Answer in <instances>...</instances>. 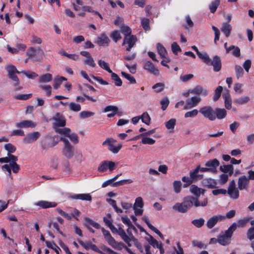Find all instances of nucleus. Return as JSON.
I'll list each match as a JSON object with an SVG mask.
<instances>
[{"mask_svg": "<svg viewBox=\"0 0 254 254\" xmlns=\"http://www.w3.org/2000/svg\"><path fill=\"white\" fill-rule=\"evenodd\" d=\"M208 204V198H204L200 202L199 199L195 198L193 196L189 195L184 198L182 203H176L173 206L174 210L181 213L187 212L193 206L195 207H205Z\"/></svg>", "mask_w": 254, "mask_h": 254, "instance_id": "nucleus-1", "label": "nucleus"}, {"mask_svg": "<svg viewBox=\"0 0 254 254\" xmlns=\"http://www.w3.org/2000/svg\"><path fill=\"white\" fill-rule=\"evenodd\" d=\"M237 229V224L233 223L228 229L225 231V233L223 235H220L217 238V242L221 245L226 246L231 243V238L232 236L233 232Z\"/></svg>", "mask_w": 254, "mask_h": 254, "instance_id": "nucleus-2", "label": "nucleus"}, {"mask_svg": "<svg viewBox=\"0 0 254 254\" xmlns=\"http://www.w3.org/2000/svg\"><path fill=\"white\" fill-rule=\"evenodd\" d=\"M6 71L8 72V77L11 79L12 81L15 82L13 85L15 88V90H19L22 87L19 85V80L17 76L15 75V73H21V71H18L16 67L13 65H8L5 68Z\"/></svg>", "mask_w": 254, "mask_h": 254, "instance_id": "nucleus-3", "label": "nucleus"}, {"mask_svg": "<svg viewBox=\"0 0 254 254\" xmlns=\"http://www.w3.org/2000/svg\"><path fill=\"white\" fill-rule=\"evenodd\" d=\"M202 61L206 64L212 66L215 72H218L221 69V60L217 55L214 56L211 60L207 54Z\"/></svg>", "mask_w": 254, "mask_h": 254, "instance_id": "nucleus-4", "label": "nucleus"}, {"mask_svg": "<svg viewBox=\"0 0 254 254\" xmlns=\"http://www.w3.org/2000/svg\"><path fill=\"white\" fill-rule=\"evenodd\" d=\"M102 232L104 236V238L110 246L114 249H117L120 250L122 249L121 247L119 248V245H123V243L117 242L112 236L110 232L105 230L104 228H102Z\"/></svg>", "mask_w": 254, "mask_h": 254, "instance_id": "nucleus-5", "label": "nucleus"}, {"mask_svg": "<svg viewBox=\"0 0 254 254\" xmlns=\"http://www.w3.org/2000/svg\"><path fill=\"white\" fill-rule=\"evenodd\" d=\"M60 140L64 143L63 154L68 159L72 158L74 155V147L70 144L67 138L61 137Z\"/></svg>", "mask_w": 254, "mask_h": 254, "instance_id": "nucleus-6", "label": "nucleus"}, {"mask_svg": "<svg viewBox=\"0 0 254 254\" xmlns=\"http://www.w3.org/2000/svg\"><path fill=\"white\" fill-rule=\"evenodd\" d=\"M199 112L205 117L211 121L216 119L215 111L211 106H204L201 108Z\"/></svg>", "mask_w": 254, "mask_h": 254, "instance_id": "nucleus-7", "label": "nucleus"}, {"mask_svg": "<svg viewBox=\"0 0 254 254\" xmlns=\"http://www.w3.org/2000/svg\"><path fill=\"white\" fill-rule=\"evenodd\" d=\"M116 140L113 138H107L102 143L103 146H108V149L114 154H116L119 152L121 149L122 144H119L118 146H114V143L116 142Z\"/></svg>", "mask_w": 254, "mask_h": 254, "instance_id": "nucleus-8", "label": "nucleus"}, {"mask_svg": "<svg viewBox=\"0 0 254 254\" xmlns=\"http://www.w3.org/2000/svg\"><path fill=\"white\" fill-rule=\"evenodd\" d=\"M116 166L115 162L111 161H102L98 168V171L100 172H106L108 169L110 171H113Z\"/></svg>", "mask_w": 254, "mask_h": 254, "instance_id": "nucleus-9", "label": "nucleus"}, {"mask_svg": "<svg viewBox=\"0 0 254 254\" xmlns=\"http://www.w3.org/2000/svg\"><path fill=\"white\" fill-rule=\"evenodd\" d=\"M137 40V37L135 35H132L129 36L125 37L122 45L124 46L126 44H127V47L126 50L127 52H130L131 48L135 45Z\"/></svg>", "mask_w": 254, "mask_h": 254, "instance_id": "nucleus-10", "label": "nucleus"}, {"mask_svg": "<svg viewBox=\"0 0 254 254\" xmlns=\"http://www.w3.org/2000/svg\"><path fill=\"white\" fill-rule=\"evenodd\" d=\"M225 217L222 215H213L207 221L206 225L208 229H212L218 222L223 221Z\"/></svg>", "mask_w": 254, "mask_h": 254, "instance_id": "nucleus-11", "label": "nucleus"}, {"mask_svg": "<svg viewBox=\"0 0 254 254\" xmlns=\"http://www.w3.org/2000/svg\"><path fill=\"white\" fill-rule=\"evenodd\" d=\"M219 161L217 159H213L206 162L205 166L209 170V172L216 174L217 173V168L219 166Z\"/></svg>", "mask_w": 254, "mask_h": 254, "instance_id": "nucleus-12", "label": "nucleus"}, {"mask_svg": "<svg viewBox=\"0 0 254 254\" xmlns=\"http://www.w3.org/2000/svg\"><path fill=\"white\" fill-rule=\"evenodd\" d=\"M78 242L86 250H88L89 249H91L92 251H94V252H96L100 254H105L102 251L99 250L96 245L92 244L90 241H87L86 243H84L82 240H78Z\"/></svg>", "mask_w": 254, "mask_h": 254, "instance_id": "nucleus-13", "label": "nucleus"}, {"mask_svg": "<svg viewBox=\"0 0 254 254\" xmlns=\"http://www.w3.org/2000/svg\"><path fill=\"white\" fill-rule=\"evenodd\" d=\"M37 54L43 55L44 52L40 47H38L37 49L34 47H30L26 52V54L28 56V58L33 59L34 61H39L38 59H34Z\"/></svg>", "mask_w": 254, "mask_h": 254, "instance_id": "nucleus-14", "label": "nucleus"}, {"mask_svg": "<svg viewBox=\"0 0 254 254\" xmlns=\"http://www.w3.org/2000/svg\"><path fill=\"white\" fill-rule=\"evenodd\" d=\"M40 136V133L38 131H35L26 134L23 138V141L26 144L32 143L36 141Z\"/></svg>", "mask_w": 254, "mask_h": 254, "instance_id": "nucleus-15", "label": "nucleus"}, {"mask_svg": "<svg viewBox=\"0 0 254 254\" xmlns=\"http://www.w3.org/2000/svg\"><path fill=\"white\" fill-rule=\"evenodd\" d=\"M53 120L56 121L54 123V127H64L66 125V120L64 117L59 113H57L56 116L53 117Z\"/></svg>", "mask_w": 254, "mask_h": 254, "instance_id": "nucleus-16", "label": "nucleus"}, {"mask_svg": "<svg viewBox=\"0 0 254 254\" xmlns=\"http://www.w3.org/2000/svg\"><path fill=\"white\" fill-rule=\"evenodd\" d=\"M143 68L153 75H158L159 74V70L155 67L153 64L150 61L144 62Z\"/></svg>", "mask_w": 254, "mask_h": 254, "instance_id": "nucleus-17", "label": "nucleus"}, {"mask_svg": "<svg viewBox=\"0 0 254 254\" xmlns=\"http://www.w3.org/2000/svg\"><path fill=\"white\" fill-rule=\"evenodd\" d=\"M200 100L199 97L195 96L188 99L186 101V104L185 105L184 109L188 110L195 107L200 101Z\"/></svg>", "mask_w": 254, "mask_h": 254, "instance_id": "nucleus-18", "label": "nucleus"}, {"mask_svg": "<svg viewBox=\"0 0 254 254\" xmlns=\"http://www.w3.org/2000/svg\"><path fill=\"white\" fill-rule=\"evenodd\" d=\"M201 183L203 187H207L209 189H214L216 188L217 184L216 181L211 178L202 179Z\"/></svg>", "mask_w": 254, "mask_h": 254, "instance_id": "nucleus-19", "label": "nucleus"}, {"mask_svg": "<svg viewBox=\"0 0 254 254\" xmlns=\"http://www.w3.org/2000/svg\"><path fill=\"white\" fill-rule=\"evenodd\" d=\"M190 93L199 95L201 94L203 96H206L208 94V91L207 89H204L200 85L196 86L193 89H191Z\"/></svg>", "mask_w": 254, "mask_h": 254, "instance_id": "nucleus-20", "label": "nucleus"}, {"mask_svg": "<svg viewBox=\"0 0 254 254\" xmlns=\"http://www.w3.org/2000/svg\"><path fill=\"white\" fill-rule=\"evenodd\" d=\"M35 205L42 207V208H48L57 206V203L55 202H50L45 200H40L37 202Z\"/></svg>", "mask_w": 254, "mask_h": 254, "instance_id": "nucleus-21", "label": "nucleus"}, {"mask_svg": "<svg viewBox=\"0 0 254 254\" xmlns=\"http://www.w3.org/2000/svg\"><path fill=\"white\" fill-rule=\"evenodd\" d=\"M199 167H195L192 171H190V176L194 182L202 180L203 178V175L199 174Z\"/></svg>", "mask_w": 254, "mask_h": 254, "instance_id": "nucleus-22", "label": "nucleus"}, {"mask_svg": "<svg viewBox=\"0 0 254 254\" xmlns=\"http://www.w3.org/2000/svg\"><path fill=\"white\" fill-rule=\"evenodd\" d=\"M110 39L108 36L105 34L102 33L100 37H98L96 39V43L100 46L108 45Z\"/></svg>", "mask_w": 254, "mask_h": 254, "instance_id": "nucleus-23", "label": "nucleus"}, {"mask_svg": "<svg viewBox=\"0 0 254 254\" xmlns=\"http://www.w3.org/2000/svg\"><path fill=\"white\" fill-rule=\"evenodd\" d=\"M70 197L74 199L83 200L91 201L92 200V197L89 193L75 194L71 195Z\"/></svg>", "mask_w": 254, "mask_h": 254, "instance_id": "nucleus-24", "label": "nucleus"}, {"mask_svg": "<svg viewBox=\"0 0 254 254\" xmlns=\"http://www.w3.org/2000/svg\"><path fill=\"white\" fill-rule=\"evenodd\" d=\"M249 181L245 176H243L239 178L238 180V188L240 190H244L246 188L248 185Z\"/></svg>", "mask_w": 254, "mask_h": 254, "instance_id": "nucleus-25", "label": "nucleus"}, {"mask_svg": "<svg viewBox=\"0 0 254 254\" xmlns=\"http://www.w3.org/2000/svg\"><path fill=\"white\" fill-rule=\"evenodd\" d=\"M36 126V124L33 123L31 121L24 120L16 125V127L19 128L23 127H34Z\"/></svg>", "mask_w": 254, "mask_h": 254, "instance_id": "nucleus-26", "label": "nucleus"}, {"mask_svg": "<svg viewBox=\"0 0 254 254\" xmlns=\"http://www.w3.org/2000/svg\"><path fill=\"white\" fill-rule=\"evenodd\" d=\"M220 170L224 173H229V175L231 176L233 174L234 167L231 164L224 165L220 166Z\"/></svg>", "mask_w": 254, "mask_h": 254, "instance_id": "nucleus-27", "label": "nucleus"}, {"mask_svg": "<svg viewBox=\"0 0 254 254\" xmlns=\"http://www.w3.org/2000/svg\"><path fill=\"white\" fill-rule=\"evenodd\" d=\"M216 119L221 120L224 119L227 115V111L224 109L217 108L215 110Z\"/></svg>", "mask_w": 254, "mask_h": 254, "instance_id": "nucleus-28", "label": "nucleus"}, {"mask_svg": "<svg viewBox=\"0 0 254 254\" xmlns=\"http://www.w3.org/2000/svg\"><path fill=\"white\" fill-rule=\"evenodd\" d=\"M13 161H18V157L14 155H8L5 157L0 158V163H11Z\"/></svg>", "mask_w": 254, "mask_h": 254, "instance_id": "nucleus-29", "label": "nucleus"}, {"mask_svg": "<svg viewBox=\"0 0 254 254\" xmlns=\"http://www.w3.org/2000/svg\"><path fill=\"white\" fill-rule=\"evenodd\" d=\"M221 30V31L225 35L226 37H228L230 36L232 30V27L229 23L224 22L223 23Z\"/></svg>", "mask_w": 254, "mask_h": 254, "instance_id": "nucleus-30", "label": "nucleus"}, {"mask_svg": "<svg viewBox=\"0 0 254 254\" xmlns=\"http://www.w3.org/2000/svg\"><path fill=\"white\" fill-rule=\"evenodd\" d=\"M53 76L51 73H45L41 75L38 79L39 83L49 82L52 80Z\"/></svg>", "mask_w": 254, "mask_h": 254, "instance_id": "nucleus-31", "label": "nucleus"}, {"mask_svg": "<svg viewBox=\"0 0 254 254\" xmlns=\"http://www.w3.org/2000/svg\"><path fill=\"white\" fill-rule=\"evenodd\" d=\"M67 80V79L63 76H57L54 81L53 86L54 89H58L64 81Z\"/></svg>", "mask_w": 254, "mask_h": 254, "instance_id": "nucleus-32", "label": "nucleus"}, {"mask_svg": "<svg viewBox=\"0 0 254 254\" xmlns=\"http://www.w3.org/2000/svg\"><path fill=\"white\" fill-rule=\"evenodd\" d=\"M233 50L232 54L236 57H239L241 55L240 49L238 47H236L234 45H232L229 47L228 49H227V53H229L230 51Z\"/></svg>", "mask_w": 254, "mask_h": 254, "instance_id": "nucleus-33", "label": "nucleus"}, {"mask_svg": "<svg viewBox=\"0 0 254 254\" xmlns=\"http://www.w3.org/2000/svg\"><path fill=\"white\" fill-rule=\"evenodd\" d=\"M190 191L194 194L195 198L198 199L200 196V188L195 185H191L190 188Z\"/></svg>", "mask_w": 254, "mask_h": 254, "instance_id": "nucleus-34", "label": "nucleus"}, {"mask_svg": "<svg viewBox=\"0 0 254 254\" xmlns=\"http://www.w3.org/2000/svg\"><path fill=\"white\" fill-rule=\"evenodd\" d=\"M250 100L249 97L248 96H243L239 98L236 99L234 100V103L237 105H243L247 104Z\"/></svg>", "mask_w": 254, "mask_h": 254, "instance_id": "nucleus-35", "label": "nucleus"}, {"mask_svg": "<svg viewBox=\"0 0 254 254\" xmlns=\"http://www.w3.org/2000/svg\"><path fill=\"white\" fill-rule=\"evenodd\" d=\"M111 74V78L112 80L115 81V85L117 86H121L122 85V81L118 75L112 71V72H110Z\"/></svg>", "mask_w": 254, "mask_h": 254, "instance_id": "nucleus-36", "label": "nucleus"}, {"mask_svg": "<svg viewBox=\"0 0 254 254\" xmlns=\"http://www.w3.org/2000/svg\"><path fill=\"white\" fill-rule=\"evenodd\" d=\"M157 49L158 54L162 58H165L167 53L165 47L160 43L157 44Z\"/></svg>", "mask_w": 254, "mask_h": 254, "instance_id": "nucleus-37", "label": "nucleus"}, {"mask_svg": "<svg viewBox=\"0 0 254 254\" xmlns=\"http://www.w3.org/2000/svg\"><path fill=\"white\" fill-rule=\"evenodd\" d=\"M4 149L7 151V154L12 155L16 150V147L10 143L5 144L4 146Z\"/></svg>", "mask_w": 254, "mask_h": 254, "instance_id": "nucleus-38", "label": "nucleus"}, {"mask_svg": "<svg viewBox=\"0 0 254 254\" xmlns=\"http://www.w3.org/2000/svg\"><path fill=\"white\" fill-rule=\"evenodd\" d=\"M141 24L143 29L145 31H148L150 29L149 25V20L147 18H141Z\"/></svg>", "mask_w": 254, "mask_h": 254, "instance_id": "nucleus-39", "label": "nucleus"}, {"mask_svg": "<svg viewBox=\"0 0 254 254\" xmlns=\"http://www.w3.org/2000/svg\"><path fill=\"white\" fill-rule=\"evenodd\" d=\"M110 36L113 40L116 43L122 38L120 32L117 30L113 31Z\"/></svg>", "mask_w": 254, "mask_h": 254, "instance_id": "nucleus-40", "label": "nucleus"}, {"mask_svg": "<svg viewBox=\"0 0 254 254\" xmlns=\"http://www.w3.org/2000/svg\"><path fill=\"white\" fill-rule=\"evenodd\" d=\"M220 0H215L212 1L211 3L209 5L210 11L211 13H214L219 5L220 4Z\"/></svg>", "mask_w": 254, "mask_h": 254, "instance_id": "nucleus-41", "label": "nucleus"}, {"mask_svg": "<svg viewBox=\"0 0 254 254\" xmlns=\"http://www.w3.org/2000/svg\"><path fill=\"white\" fill-rule=\"evenodd\" d=\"M99 65L103 69L107 71L109 73L112 72V70L109 67V64L104 61L100 60L98 62Z\"/></svg>", "mask_w": 254, "mask_h": 254, "instance_id": "nucleus-42", "label": "nucleus"}, {"mask_svg": "<svg viewBox=\"0 0 254 254\" xmlns=\"http://www.w3.org/2000/svg\"><path fill=\"white\" fill-rule=\"evenodd\" d=\"M121 30L122 33L125 35V37L131 35V30L129 26L123 25L121 27Z\"/></svg>", "mask_w": 254, "mask_h": 254, "instance_id": "nucleus-43", "label": "nucleus"}, {"mask_svg": "<svg viewBox=\"0 0 254 254\" xmlns=\"http://www.w3.org/2000/svg\"><path fill=\"white\" fill-rule=\"evenodd\" d=\"M107 201L112 206V207L114 208V209L117 213H121L123 212V210L121 209L118 207L116 201L115 200L112 199L111 198H107Z\"/></svg>", "mask_w": 254, "mask_h": 254, "instance_id": "nucleus-44", "label": "nucleus"}, {"mask_svg": "<svg viewBox=\"0 0 254 254\" xmlns=\"http://www.w3.org/2000/svg\"><path fill=\"white\" fill-rule=\"evenodd\" d=\"M68 107L70 110L75 112H79L81 110L80 105L74 102H70L68 105Z\"/></svg>", "mask_w": 254, "mask_h": 254, "instance_id": "nucleus-45", "label": "nucleus"}, {"mask_svg": "<svg viewBox=\"0 0 254 254\" xmlns=\"http://www.w3.org/2000/svg\"><path fill=\"white\" fill-rule=\"evenodd\" d=\"M133 182V181L131 179H125L122 180L118 182H115L113 184V187H117L119 186H122L124 184H129Z\"/></svg>", "mask_w": 254, "mask_h": 254, "instance_id": "nucleus-46", "label": "nucleus"}, {"mask_svg": "<svg viewBox=\"0 0 254 254\" xmlns=\"http://www.w3.org/2000/svg\"><path fill=\"white\" fill-rule=\"evenodd\" d=\"M176 124V120L172 118L165 123V127L168 129H173Z\"/></svg>", "mask_w": 254, "mask_h": 254, "instance_id": "nucleus-47", "label": "nucleus"}, {"mask_svg": "<svg viewBox=\"0 0 254 254\" xmlns=\"http://www.w3.org/2000/svg\"><path fill=\"white\" fill-rule=\"evenodd\" d=\"M205 220L203 218H200L197 219H194L191 221V223L197 228H200L203 226Z\"/></svg>", "mask_w": 254, "mask_h": 254, "instance_id": "nucleus-48", "label": "nucleus"}, {"mask_svg": "<svg viewBox=\"0 0 254 254\" xmlns=\"http://www.w3.org/2000/svg\"><path fill=\"white\" fill-rule=\"evenodd\" d=\"M223 96L224 97L225 99V106L227 109L230 110L232 106H231V99L230 97V95L229 94H228L227 95H223Z\"/></svg>", "mask_w": 254, "mask_h": 254, "instance_id": "nucleus-49", "label": "nucleus"}, {"mask_svg": "<svg viewBox=\"0 0 254 254\" xmlns=\"http://www.w3.org/2000/svg\"><path fill=\"white\" fill-rule=\"evenodd\" d=\"M83 63L85 64L88 65L92 67H95L96 65L92 56H90L89 57L85 59L83 61Z\"/></svg>", "mask_w": 254, "mask_h": 254, "instance_id": "nucleus-50", "label": "nucleus"}, {"mask_svg": "<svg viewBox=\"0 0 254 254\" xmlns=\"http://www.w3.org/2000/svg\"><path fill=\"white\" fill-rule=\"evenodd\" d=\"M223 90V88L221 86H218L215 90V94L213 97V100L214 101H217L220 98L222 91Z\"/></svg>", "mask_w": 254, "mask_h": 254, "instance_id": "nucleus-51", "label": "nucleus"}, {"mask_svg": "<svg viewBox=\"0 0 254 254\" xmlns=\"http://www.w3.org/2000/svg\"><path fill=\"white\" fill-rule=\"evenodd\" d=\"M140 119L142 122L146 125H149L150 124L151 119L147 112L143 113L140 116Z\"/></svg>", "mask_w": 254, "mask_h": 254, "instance_id": "nucleus-52", "label": "nucleus"}, {"mask_svg": "<svg viewBox=\"0 0 254 254\" xmlns=\"http://www.w3.org/2000/svg\"><path fill=\"white\" fill-rule=\"evenodd\" d=\"M20 72L26 76L29 79H34L35 78L38 76V75L33 71L23 70Z\"/></svg>", "mask_w": 254, "mask_h": 254, "instance_id": "nucleus-53", "label": "nucleus"}, {"mask_svg": "<svg viewBox=\"0 0 254 254\" xmlns=\"http://www.w3.org/2000/svg\"><path fill=\"white\" fill-rule=\"evenodd\" d=\"M121 219L123 223L127 225L129 228L135 229L127 216L122 217Z\"/></svg>", "mask_w": 254, "mask_h": 254, "instance_id": "nucleus-54", "label": "nucleus"}, {"mask_svg": "<svg viewBox=\"0 0 254 254\" xmlns=\"http://www.w3.org/2000/svg\"><path fill=\"white\" fill-rule=\"evenodd\" d=\"M17 161H13L10 163L11 171L12 170L13 173H17L19 171L20 168V166L16 163Z\"/></svg>", "mask_w": 254, "mask_h": 254, "instance_id": "nucleus-55", "label": "nucleus"}, {"mask_svg": "<svg viewBox=\"0 0 254 254\" xmlns=\"http://www.w3.org/2000/svg\"><path fill=\"white\" fill-rule=\"evenodd\" d=\"M95 113L92 112L84 111L79 113V117L81 119H85L94 116Z\"/></svg>", "mask_w": 254, "mask_h": 254, "instance_id": "nucleus-56", "label": "nucleus"}, {"mask_svg": "<svg viewBox=\"0 0 254 254\" xmlns=\"http://www.w3.org/2000/svg\"><path fill=\"white\" fill-rule=\"evenodd\" d=\"M55 130L59 134H64L66 137H68L70 133V129L67 127L64 128H56Z\"/></svg>", "mask_w": 254, "mask_h": 254, "instance_id": "nucleus-57", "label": "nucleus"}, {"mask_svg": "<svg viewBox=\"0 0 254 254\" xmlns=\"http://www.w3.org/2000/svg\"><path fill=\"white\" fill-rule=\"evenodd\" d=\"M182 180L183 182L185 183L183 185L184 188L188 187V186H190L193 182H194L193 180L190 177L189 178L187 176H184L182 178Z\"/></svg>", "mask_w": 254, "mask_h": 254, "instance_id": "nucleus-58", "label": "nucleus"}, {"mask_svg": "<svg viewBox=\"0 0 254 254\" xmlns=\"http://www.w3.org/2000/svg\"><path fill=\"white\" fill-rule=\"evenodd\" d=\"M173 187L176 193H179L182 189V183L180 181H175L173 183Z\"/></svg>", "mask_w": 254, "mask_h": 254, "instance_id": "nucleus-59", "label": "nucleus"}, {"mask_svg": "<svg viewBox=\"0 0 254 254\" xmlns=\"http://www.w3.org/2000/svg\"><path fill=\"white\" fill-rule=\"evenodd\" d=\"M121 74L123 76H124L125 78L129 81L130 83L135 84L136 83V80L134 77L130 75L129 74L127 73L124 71H122Z\"/></svg>", "mask_w": 254, "mask_h": 254, "instance_id": "nucleus-60", "label": "nucleus"}, {"mask_svg": "<svg viewBox=\"0 0 254 254\" xmlns=\"http://www.w3.org/2000/svg\"><path fill=\"white\" fill-rule=\"evenodd\" d=\"M152 88L155 89L156 93H159L162 91L164 89V84L162 83H157L152 86Z\"/></svg>", "mask_w": 254, "mask_h": 254, "instance_id": "nucleus-61", "label": "nucleus"}, {"mask_svg": "<svg viewBox=\"0 0 254 254\" xmlns=\"http://www.w3.org/2000/svg\"><path fill=\"white\" fill-rule=\"evenodd\" d=\"M144 205L143 199L141 197H138L135 199V203L134 204L133 208L135 207L142 208Z\"/></svg>", "mask_w": 254, "mask_h": 254, "instance_id": "nucleus-62", "label": "nucleus"}, {"mask_svg": "<svg viewBox=\"0 0 254 254\" xmlns=\"http://www.w3.org/2000/svg\"><path fill=\"white\" fill-rule=\"evenodd\" d=\"M235 68L237 78L242 77L244 74V70L242 67L240 65H236Z\"/></svg>", "mask_w": 254, "mask_h": 254, "instance_id": "nucleus-63", "label": "nucleus"}, {"mask_svg": "<svg viewBox=\"0 0 254 254\" xmlns=\"http://www.w3.org/2000/svg\"><path fill=\"white\" fill-rule=\"evenodd\" d=\"M198 111L197 109H193L190 111L187 112L185 114V118H193L196 116Z\"/></svg>", "mask_w": 254, "mask_h": 254, "instance_id": "nucleus-64", "label": "nucleus"}]
</instances>
